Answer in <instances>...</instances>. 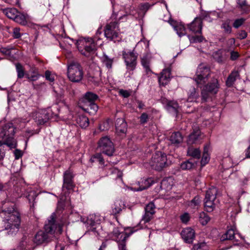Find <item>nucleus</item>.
<instances>
[{
  "instance_id": "603ef678",
  "label": "nucleus",
  "mask_w": 250,
  "mask_h": 250,
  "mask_svg": "<svg viewBox=\"0 0 250 250\" xmlns=\"http://www.w3.org/2000/svg\"><path fill=\"white\" fill-rule=\"evenodd\" d=\"M207 245L205 243H200L193 246L192 250H206Z\"/></svg>"
},
{
  "instance_id": "3c124183",
  "label": "nucleus",
  "mask_w": 250,
  "mask_h": 250,
  "mask_svg": "<svg viewBox=\"0 0 250 250\" xmlns=\"http://www.w3.org/2000/svg\"><path fill=\"white\" fill-rule=\"evenodd\" d=\"M145 212L153 214L155 212V206L152 202L148 204L146 208Z\"/></svg>"
},
{
  "instance_id": "9b49d317",
  "label": "nucleus",
  "mask_w": 250,
  "mask_h": 250,
  "mask_svg": "<svg viewBox=\"0 0 250 250\" xmlns=\"http://www.w3.org/2000/svg\"><path fill=\"white\" fill-rule=\"evenodd\" d=\"M209 68L204 64H200L198 66L194 80L199 86H201L207 82L209 75Z\"/></svg>"
},
{
  "instance_id": "f3484780",
  "label": "nucleus",
  "mask_w": 250,
  "mask_h": 250,
  "mask_svg": "<svg viewBox=\"0 0 250 250\" xmlns=\"http://www.w3.org/2000/svg\"><path fill=\"white\" fill-rule=\"evenodd\" d=\"M32 117L38 125L44 124L50 118L48 111L46 109H42L33 112Z\"/></svg>"
},
{
  "instance_id": "e2e57ef3",
  "label": "nucleus",
  "mask_w": 250,
  "mask_h": 250,
  "mask_svg": "<svg viewBox=\"0 0 250 250\" xmlns=\"http://www.w3.org/2000/svg\"><path fill=\"white\" fill-rule=\"evenodd\" d=\"M45 76L47 80L50 82H53L54 81V77L51 74V72L49 71L45 72Z\"/></svg>"
},
{
  "instance_id": "a878e982",
  "label": "nucleus",
  "mask_w": 250,
  "mask_h": 250,
  "mask_svg": "<svg viewBox=\"0 0 250 250\" xmlns=\"http://www.w3.org/2000/svg\"><path fill=\"white\" fill-rule=\"evenodd\" d=\"M201 203V198L199 197V196H196L191 201H188L187 203V208L189 210L194 211L198 209L199 207L200 206Z\"/></svg>"
},
{
  "instance_id": "ea45409f",
  "label": "nucleus",
  "mask_w": 250,
  "mask_h": 250,
  "mask_svg": "<svg viewBox=\"0 0 250 250\" xmlns=\"http://www.w3.org/2000/svg\"><path fill=\"white\" fill-rule=\"evenodd\" d=\"M102 61L103 64L106 66L107 68L111 69L112 68L113 59H111L108 56L104 55L102 58Z\"/></svg>"
},
{
  "instance_id": "680f3d73",
  "label": "nucleus",
  "mask_w": 250,
  "mask_h": 250,
  "mask_svg": "<svg viewBox=\"0 0 250 250\" xmlns=\"http://www.w3.org/2000/svg\"><path fill=\"white\" fill-rule=\"evenodd\" d=\"M140 122L141 124H145L147 122L148 119V115L146 113H143L140 116Z\"/></svg>"
},
{
  "instance_id": "864d4df0",
  "label": "nucleus",
  "mask_w": 250,
  "mask_h": 250,
  "mask_svg": "<svg viewBox=\"0 0 250 250\" xmlns=\"http://www.w3.org/2000/svg\"><path fill=\"white\" fill-rule=\"evenodd\" d=\"M222 28L224 29L225 31L227 33H230L231 32V27L228 21H226L222 24Z\"/></svg>"
},
{
  "instance_id": "393cba45",
  "label": "nucleus",
  "mask_w": 250,
  "mask_h": 250,
  "mask_svg": "<svg viewBox=\"0 0 250 250\" xmlns=\"http://www.w3.org/2000/svg\"><path fill=\"white\" fill-rule=\"evenodd\" d=\"M170 79V71L169 69H165L161 73L159 78V83L161 85L165 86L168 83Z\"/></svg>"
},
{
  "instance_id": "0eeeda50",
  "label": "nucleus",
  "mask_w": 250,
  "mask_h": 250,
  "mask_svg": "<svg viewBox=\"0 0 250 250\" xmlns=\"http://www.w3.org/2000/svg\"><path fill=\"white\" fill-rule=\"evenodd\" d=\"M123 58L124 60L127 71L129 74L136 68L138 54L135 52L134 50H130L124 49L122 52Z\"/></svg>"
},
{
  "instance_id": "b1692460",
  "label": "nucleus",
  "mask_w": 250,
  "mask_h": 250,
  "mask_svg": "<svg viewBox=\"0 0 250 250\" xmlns=\"http://www.w3.org/2000/svg\"><path fill=\"white\" fill-rule=\"evenodd\" d=\"M116 130L117 133L120 136L124 135L127 130V125L123 118H118L116 122Z\"/></svg>"
},
{
  "instance_id": "2f4dec72",
  "label": "nucleus",
  "mask_w": 250,
  "mask_h": 250,
  "mask_svg": "<svg viewBox=\"0 0 250 250\" xmlns=\"http://www.w3.org/2000/svg\"><path fill=\"white\" fill-rule=\"evenodd\" d=\"M77 124L82 128H85L89 125L88 119L85 116H79L76 119Z\"/></svg>"
},
{
  "instance_id": "6ab92c4d",
  "label": "nucleus",
  "mask_w": 250,
  "mask_h": 250,
  "mask_svg": "<svg viewBox=\"0 0 250 250\" xmlns=\"http://www.w3.org/2000/svg\"><path fill=\"white\" fill-rule=\"evenodd\" d=\"M73 175L72 171L70 169L65 171L63 174V183L62 187V190L66 189L69 191L73 189L74 185L73 181Z\"/></svg>"
},
{
  "instance_id": "6e6552de",
  "label": "nucleus",
  "mask_w": 250,
  "mask_h": 250,
  "mask_svg": "<svg viewBox=\"0 0 250 250\" xmlns=\"http://www.w3.org/2000/svg\"><path fill=\"white\" fill-rule=\"evenodd\" d=\"M98 99V96L96 94L90 92H87L84 98V104L83 107V109L91 115L95 114L98 106L95 103V101Z\"/></svg>"
},
{
  "instance_id": "a19ab883",
  "label": "nucleus",
  "mask_w": 250,
  "mask_h": 250,
  "mask_svg": "<svg viewBox=\"0 0 250 250\" xmlns=\"http://www.w3.org/2000/svg\"><path fill=\"white\" fill-rule=\"evenodd\" d=\"M90 161L93 162H99V164L102 166L104 165V159L101 153H97L94 155L90 159Z\"/></svg>"
},
{
  "instance_id": "a18cd8bd",
  "label": "nucleus",
  "mask_w": 250,
  "mask_h": 250,
  "mask_svg": "<svg viewBox=\"0 0 250 250\" xmlns=\"http://www.w3.org/2000/svg\"><path fill=\"white\" fill-rule=\"evenodd\" d=\"M29 121L27 118H18L14 120V124H16L18 128H22L26 123Z\"/></svg>"
},
{
  "instance_id": "69168bd1",
  "label": "nucleus",
  "mask_w": 250,
  "mask_h": 250,
  "mask_svg": "<svg viewBox=\"0 0 250 250\" xmlns=\"http://www.w3.org/2000/svg\"><path fill=\"white\" fill-rule=\"evenodd\" d=\"M237 4L239 5L240 7L241 8L244 12H247V11L243 8L244 6L246 5V1L245 0H237Z\"/></svg>"
},
{
  "instance_id": "8fccbe9b",
  "label": "nucleus",
  "mask_w": 250,
  "mask_h": 250,
  "mask_svg": "<svg viewBox=\"0 0 250 250\" xmlns=\"http://www.w3.org/2000/svg\"><path fill=\"white\" fill-rule=\"evenodd\" d=\"M141 63L144 68L146 69L147 74H150L151 73V71L149 67L148 60L146 58H143L141 60Z\"/></svg>"
},
{
  "instance_id": "4468645a",
  "label": "nucleus",
  "mask_w": 250,
  "mask_h": 250,
  "mask_svg": "<svg viewBox=\"0 0 250 250\" xmlns=\"http://www.w3.org/2000/svg\"><path fill=\"white\" fill-rule=\"evenodd\" d=\"M157 182L153 178H148L147 179H141L140 181L133 183L132 186L130 188L131 190L134 191H140L144 190L151 185Z\"/></svg>"
},
{
  "instance_id": "e433bc0d",
  "label": "nucleus",
  "mask_w": 250,
  "mask_h": 250,
  "mask_svg": "<svg viewBox=\"0 0 250 250\" xmlns=\"http://www.w3.org/2000/svg\"><path fill=\"white\" fill-rule=\"evenodd\" d=\"M150 6L151 5L147 2L140 4L139 8V12L138 13L139 17L143 18Z\"/></svg>"
},
{
  "instance_id": "f257e3e1",
  "label": "nucleus",
  "mask_w": 250,
  "mask_h": 250,
  "mask_svg": "<svg viewBox=\"0 0 250 250\" xmlns=\"http://www.w3.org/2000/svg\"><path fill=\"white\" fill-rule=\"evenodd\" d=\"M55 214L52 213L44 225L45 232L39 231L34 238V243L37 245H41L48 241L50 235L60 234L62 232L63 224L56 223L55 220Z\"/></svg>"
},
{
  "instance_id": "79ce46f5",
  "label": "nucleus",
  "mask_w": 250,
  "mask_h": 250,
  "mask_svg": "<svg viewBox=\"0 0 250 250\" xmlns=\"http://www.w3.org/2000/svg\"><path fill=\"white\" fill-rule=\"evenodd\" d=\"M14 21L16 22H18L22 25H25L27 23L25 16L22 13H19L18 12Z\"/></svg>"
},
{
  "instance_id": "4c0bfd02",
  "label": "nucleus",
  "mask_w": 250,
  "mask_h": 250,
  "mask_svg": "<svg viewBox=\"0 0 250 250\" xmlns=\"http://www.w3.org/2000/svg\"><path fill=\"white\" fill-rule=\"evenodd\" d=\"M195 166V163L194 162H193L192 160L190 159L189 160H187L182 163L180 167L182 170H190L193 168Z\"/></svg>"
},
{
  "instance_id": "bf43d9fd",
  "label": "nucleus",
  "mask_w": 250,
  "mask_h": 250,
  "mask_svg": "<svg viewBox=\"0 0 250 250\" xmlns=\"http://www.w3.org/2000/svg\"><path fill=\"white\" fill-rule=\"evenodd\" d=\"M131 92L130 91L126 90H124V89H120L119 90V94L122 96H123L124 98H127L128 97L130 94Z\"/></svg>"
},
{
  "instance_id": "49530a36",
  "label": "nucleus",
  "mask_w": 250,
  "mask_h": 250,
  "mask_svg": "<svg viewBox=\"0 0 250 250\" xmlns=\"http://www.w3.org/2000/svg\"><path fill=\"white\" fill-rule=\"evenodd\" d=\"M223 52V50H219L214 52L213 54V57L214 59L218 62H222L224 60Z\"/></svg>"
},
{
  "instance_id": "dca6fc26",
  "label": "nucleus",
  "mask_w": 250,
  "mask_h": 250,
  "mask_svg": "<svg viewBox=\"0 0 250 250\" xmlns=\"http://www.w3.org/2000/svg\"><path fill=\"white\" fill-rule=\"evenodd\" d=\"M113 234L118 243L119 250H126L125 247V240L129 237L127 232L121 231L118 228H115L113 230Z\"/></svg>"
},
{
  "instance_id": "4be33fe9",
  "label": "nucleus",
  "mask_w": 250,
  "mask_h": 250,
  "mask_svg": "<svg viewBox=\"0 0 250 250\" xmlns=\"http://www.w3.org/2000/svg\"><path fill=\"white\" fill-rule=\"evenodd\" d=\"M181 234L184 240L188 243H192L195 237V231L190 228L183 229Z\"/></svg>"
},
{
  "instance_id": "f8f14e48",
  "label": "nucleus",
  "mask_w": 250,
  "mask_h": 250,
  "mask_svg": "<svg viewBox=\"0 0 250 250\" xmlns=\"http://www.w3.org/2000/svg\"><path fill=\"white\" fill-rule=\"evenodd\" d=\"M104 220V217L99 214H92L88 216L85 223L89 230L99 234V232L96 230V229L99 228H101L100 225Z\"/></svg>"
},
{
  "instance_id": "412c9836",
  "label": "nucleus",
  "mask_w": 250,
  "mask_h": 250,
  "mask_svg": "<svg viewBox=\"0 0 250 250\" xmlns=\"http://www.w3.org/2000/svg\"><path fill=\"white\" fill-rule=\"evenodd\" d=\"M161 102L164 105L165 108L169 112L177 113L178 111L179 106L176 102L168 101L166 98H162Z\"/></svg>"
},
{
  "instance_id": "4d7b16f0",
  "label": "nucleus",
  "mask_w": 250,
  "mask_h": 250,
  "mask_svg": "<svg viewBox=\"0 0 250 250\" xmlns=\"http://www.w3.org/2000/svg\"><path fill=\"white\" fill-rule=\"evenodd\" d=\"M189 219H190L189 215L187 212L184 213V214H182L180 216V219H181V221L182 222V223H185V224L187 223L188 222V221L189 220Z\"/></svg>"
},
{
  "instance_id": "1a4fd4ad",
  "label": "nucleus",
  "mask_w": 250,
  "mask_h": 250,
  "mask_svg": "<svg viewBox=\"0 0 250 250\" xmlns=\"http://www.w3.org/2000/svg\"><path fill=\"white\" fill-rule=\"evenodd\" d=\"M217 189L212 187L206 192L204 201V207L208 212L212 211L216 206L217 201L216 200Z\"/></svg>"
},
{
  "instance_id": "58836bf2",
  "label": "nucleus",
  "mask_w": 250,
  "mask_h": 250,
  "mask_svg": "<svg viewBox=\"0 0 250 250\" xmlns=\"http://www.w3.org/2000/svg\"><path fill=\"white\" fill-rule=\"evenodd\" d=\"M188 154L194 158L199 159L201 152L198 148L191 147L188 148Z\"/></svg>"
},
{
  "instance_id": "f03ea898",
  "label": "nucleus",
  "mask_w": 250,
  "mask_h": 250,
  "mask_svg": "<svg viewBox=\"0 0 250 250\" xmlns=\"http://www.w3.org/2000/svg\"><path fill=\"white\" fill-rule=\"evenodd\" d=\"M15 128L12 123H8L0 126V147L2 145H6L11 148L16 147V141L13 138ZM4 152L0 148V160L4 156Z\"/></svg>"
},
{
  "instance_id": "de8ad7c7",
  "label": "nucleus",
  "mask_w": 250,
  "mask_h": 250,
  "mask_svg": "<svg viewBox=\"0 0 250 250\" xmlns=\"http://www.w3.org/2000/svg\"><path fill=\"white\" fill-rule=\"evenodd\" d=\"M188 37L190 43H197L202 42L204 40V38L202 36H189Z\"/></svg>"
},
{
  "instance_id": "13d9d810",
  "label": "nucleus",
  "mask_w": 250,
  "mask_h": 250,
  "mask_svg": "<svg viewBox=\"0 0 250 250\" xmlns=\"http://www.w3.org/2000/svg\"><path fill=\"white\" fill-rule=\"evenodd\" d=\"M245 21V20L243 18L236 20L233 23V27L238 28Z\"/></svg>"
},
{
  "instance_id": "c03bdc74",
  "label": "nucleus",
  "mask_w": 250,
  "mask_h": 250,
  "mask_svg": "<svg viewBox=\"0 0 250 250\" xmlns=\"http://www.w3.org/2000/svg\"><path fill=\"white\" fill-rule=\"evenodd\" d=\"M208 147H205L203 157L201 161V163L202 166H205L209 160V154L208 153Z\"/></svg>"
},
{
  "instance_id": "6e6d98bb",
  "label": "nucleus",
  "mask_w": 250,
  "mask_h": 250,
  "mask_svg": "<svg viewBox=\"0 0 250 250\" xmlns=\"http://www.w3.org/2000/svg\"><path fill=\"white\" fill-rule=\"evenodd\" d=\"M139 12V10H136L134 8L131 7L129 11L128 12V14L132 16L136 19L141 18V17H139V15L138 14Z\"/></svg>"
},
{
  "instance_id": "c9c22d12",
  "label": "nucleus",
  "mask_w": 250,
  "mask_h": 250,
  "mask_svg": "<svg viewBox=\"0 0 250 250\" xmlns=\"http://www.w3.org/2000/svg\"><path fill=\"white\" fill-rule=\"evenodd\" d=\"M17 10L15 8H8L3 10L4 14L9 19L13 20L16 18L18 13Z\"/></svg>"
},
{
  "instance_id": "f704fd0d",
  "label": "nucleus",
  "mask_w": 250,
  "mask_h": 250,
  "mask_svg": "<svg viewBox=\"0 0 250 250\" xmlns=\"http://www.w3.org/2000/svg\"><path fill=\"white\" fill-rule=\"evenodd\" d=\"M198 97V94L196 91L195 88L193 87L190 90V92L188 93V104L185 105L187 107H189L190 106L188 105V103L195 101Z\"/></svg>"
},
{
  "instance_id": "20e7f679",
  "label": "nucleus",
  "mask_w": 250,
  "mask_h": 250,
  "mask_svg": "<svg viewBox=\"0 0 250 250\" xmlns=\"http://www.w3.org/2000/svg\"><path fill=\"white\" fill-rule=\"evenodd\" d=\"M67 76L72 82H80L83 76V71L82 66L76 62H72L67 65Z\"/></svg>"
},
{
  "instance_id": "473e14b6",
  "label": "nucleus",
  "mask_w": 250,
  "mask_h": 250,
  "mask_svg": "<svg viewBox=\"0 0 250 250\" xmlns=\"http://www.w3.org/2000/svg\"><path fill=\"white\" fill-rule=\"evenodd\" d=\"M169 140L172 144H178L183 141V137L181 133L176 132L171 134Z\"/></svg>"
},
{
  "instance_id": "9d476101",
  "label": "nucleus",
  "mask_w": 250,
  "mask_h": 250,
  "mask_svg": "<svg viewBox=\"0 0 250 250\" xmlns=\"http://www.w3.org/2000/svg\"><path fill=\"white\" fill-rule=\"evenodd\" d=\"M151 167L154 169L160 171L167 166L166 155L160 151L154 154L150 162Z\"/></svg>"
},
{
  "instance_id": "5701e85b",
  "label": "nucleus",
  "mask_w": 250,
  "mask_h": 250,
  "mask_svg": "<svg viewBox=\"0 0 250 250\" xmlns=\"http://www.w3.org/2000/svg\"><path fill=\"white\" fill-rule=\"evenodd\" d=\"M169 23L173 27L179 37H181L186 34V28L181 22H178L170 20L169 21Z\"/></svg>"
},
{
  "instance_id": "774afa93",
  "label": "nucleus",
  "mask_w": 250,
  "mask_h": 250,
  "mask_svg": "<svg viewBox=\"0 0 250 250\" xmlns=\"http://www.w3.org/2000/svg\"><path fill=\"white\" fill-rule=\"evenodd\" d=\"M239 57V54L236 52H231V56H230V59L232 60H236Z\"/></svg>"
},
{
  "instance_id": "a211bd4d",
  "label": "nucleus",
  "mask_w": 250,
  "mask_h": 250,
  "mask_svg": "<svg viewBox=\"0 0 250 250\" xmlns=\"http://www.w3.org/2000/svg\"><path fill=\"white\" fill-rule=\"evenodd\" d=\"M152 214L145 212L144 215L143 216L142 219L139 223V226L140 227L139 228V227H135L133 228H128L125 230V232H127V235H129V236L134 232L138 230L139 229L147 227V226L146 225V224L148 223L151 220V219L152 218Z\"/></svg>"
},
{
  "instance_id": "37998d69",
  "label": "nucleus",
  "mask_w": 250,
  "mask_h": 250,
  "mask_svg": "<svg viewBox=\"0 0 250 250\" xmlns=\"http://www.w3.org/2000/svg\"><path fill=\"white\" fill-rule=\"evenodd\" d=\"M210 218L204 212H201L199 214V220L202 225H206L209 221Z\"/></svg>"
},
{
  "instance_id": "c85d7f7f",
  "label": "nucleus",
  "mask_w": 250,
  "mask_h": 250,
  "mask_svg": "<svg viewBox=\"0 0 250 250\" xmlns=\"http://www.w3.org/2000/svg\"><path fill=\"white\" fill-rule=\"evenodd\" d=\"M124 202L121 200H117L114 202L112 207V213L116 215L120 213L123 209L125 208Z\"/></svg>"
},
{
  "instance_id": "2eb2a0df",
  "label": "nucleus",
  "mask_w": 250,
  "mask_h": 250,
  "mask_svg": "<svg viewBox=\"0 0 250 250\" xmlns=\"http://www.w3.org/2000/svg\"><path fill=\"white\" fill-rule=\"evenodd\" d=\"M104 36L110 40L117 38L119 36V28L117 22H111L107 24L104 29Z\"/></svg>"
},
{
  "instance_id": "72a5a7b5",
  "label": "nucleus",
  "mask_w": 250,
  "mask_h": 250,
  "mask_svg": "<svg viewBox=\"0 0 250 250\" xmlns=\"http://www.w3.org/2000/svg\"><path fill=\"white\" fill-rule=\"evenodd\" d=\"M239 76V74L237 71H232L231 74L228 77L227 81H226V85L228 87L231 86L235 81L236 80V78Z\"/></svg>"
},
{
  "instance_id": "bb28decb",
  "label": "nucleus",
  "mask_w": 250,
  "mask_h": 250,
  "mask_svg": "<svg viewBox=\"0 0 250 250\" xmlns=\"http://www.w3.org/2000/svg\"><path fill=\"white\" fill-rule=\"evenodd\" d=\"M201 131L198 128H195L192 133H191L187 140L188 144L192 145L197 143L201 138Z\"/></svg>"
},
{
  "instance_id": "09e8293b",
  "label": "nucleus",
  "mask_w": 250,
  "mask_h": 250,
  "mask_svg": "<svg viewBox=\"0 0 250 250\" xmlns=\"http://www.w3.org/2000/svg\"><path fill=\"white\" fill-rule=\"evenodd\" d=\"M16 71L18 73V77L19 78H22L24 76V70L22 66L20 63L16 64Z\"/></svg>"
},
{
  "instance_id": "7c9ffc66",
  "label": "nucleus",
  "mask_w": 250,
  "mask_h": 250,
  "mask_svg": "<svg viewBox=\"0 0 250 250\" xmlns=\"http://www.w3.org/2000/svg\"><path fill=\"white\" fill-rule=\"evenodd\" d=\"M173 185V181L171 177L166 178L161 183V188L162 189L169 190L171 189Z\"/></svg>"
},
{
  "instance_id": "c756f323",
  "label": "nucleus",
  "mask_w": 250,
  "mask_h": 250,
  "mask_svg": "<svg viewBox=\"0 0 250 250\" xmlns=\"http://www.w3.org/2000/svg\"><path fill=\"white\" fill-rule=\"evenodd\" d=\"M40 192L37 191L35 187H29L27 189L25 194L26 197L27 198L29 202L34 201Z\"/></svg>"
},
{
  "instance_id": "423d86ee",
  "label": "nucleus",
  "mask_w": 250,
  "mask_h": 250,
  "mask_svg": "<svg viewBox=\"0 0 250 250\" xmlns=\"http://www.w3.org/2000/svg\"><path fill=\"white\" fill-rule=\"evenodd\" d=\"M76 44L81 54L86 57L93 53L95 49V44L92 38H80Z\"/></svg>"
},
{
  "instance_id": "ddd939ff",
  "label": "nucleus",
  "mask_w": 250,
  "mask_h": 250,
  "mask_svg": "<svg viewBox=\"0 0 250 250\" xmlns=\"http://www.w3.org/2000/svg\"><path fill=\"white\" fill-rule=\"evenodd\" d=\"M98 147L103 153L111 156L114 152V147L112 142L106 136L102 137L99 141Z\"/></svg>"
},
{
  "instance_id": "39448f33",
  "label": "nucleus",
  "mask_w": 250,
  "mask_h": 250,
  "mask_svg": "<svg viewBox=\"0 0 250 250\" xmlns=\"http://www.w3.org/2000/svg\"><path fill=\"white\" fill-rule=\"evenodd\" d=\"M220 88L217 79H214L205 85L201 90L202 100L206 102L211 96L216 94Z\"/></svg>"
},
{
  "instance_id": "aec40b11",
  "label": "nucleus",
  "mask_w": 250,
  "mask_h": 250,
  "mask_svg": "<svg viewBox=\"0 0 250 250\" xmlns=\"http://www.w3.org/2000/svg\"><path fill=\"white\" fill-rule=\"evenodd\" d=\"M189 31L193 33H201L202 29V20L201 18L196 17L194 21L188 25Z\"/></svg>"
},
{
  "instance_id": "0e129e2a",
  "label": "nucleus",
  "mask_w": 250,
  "mask_h": 250,
  "mask_svg": "<svg viewBox=\"0 0 250 250\" xmlns=\"http://www.w3.org/2000/svg\"><path fill=\"white\" fill-rule=\"evenodd\" d=\"M10 182L9 183H6L4 185L0 184V191L8 190L9 188V185H10Z\"/></svg>"
},
{
  "instance_id": "cd10ccee",
  "label": "nucleus",
  "mask_w": 250,
  "mask_h": 250,
  "mask_svg": "<svg viewBox=\"0 0 250 250\" xmlns=\"http://www.w3.org/2000/svg\"><path fill=\"white\" fill-rule=\"evenodd\" d=\"M240 237L239 234L235 232L234 229H228L226 232L221 237V241H225L226 240H235L236 241L238 240L236 236Z\"/></svg>"
},
{
  "instance_id": "338daca9",
  "label": "nucleus",
  "mask_w": 250,
  "mask_h": 250,
  "mask_svg": "<svg viewBox=\"0 0 250 250\" xmlns=\"http://www.w3.org/2000/svg\"><path fill=\"white\" fill-rule=\"evenodd\" d=\"M14 154L16 159H19L22 155L21 151L19 149L15 150Z\"/></svg>"
},
{
  "instance_id": "052dcab7",
  "label": "nucleus",
  "mask_w": 250,
  "mask_h": 250,
  "mask_svg": "<svg viewBox=\"0 0 250 250\" xmlns=\"http://www.w3.org/2000/svg\"><path fill=\"white\" fill-rule=\"evenodd\" d=\"M20 29L19 28L16 27L13 29V37L16 39L19 38L21 36Z\"/></svg>"
},
{
  "instance_id": "7ed1b4c3",
  "label": "nucleus",
  "mask_w": 250,
  "mask_h": 250,
  "mask_svg": "<svg viewBox=\"0 0 250 250\" xmlns=\"http://www.w3.org/2000/svg\"><path fill=\"white\" fill-rule=\"evenodd\" d=\"M4 212L5 217L3 220L4 229L8 230L9 234H13L19 230L21 223L19 213L13 208L4 210Z\"/></svg>"
},
{
  "instance_id": "5fc2aeb1",
  "label": "nucleus",
  "mask_w": 250,
  "mask_h": 250,
  "mask_svg": "<svg viewBox=\"0 0 250 250\" xmlns=\"http://www.w3.org/2000/svg\"><path fill=\"white\" fill-rule=\"evenodd\" d=\"M23 190H24V189L21 187H17V188H14V191L16 194L15 195V198H17L22 196L23 195L22 192Z\"/></svg>"
}]
</instances>
